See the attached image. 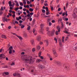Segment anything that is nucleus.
Returning a JSON list of instances; mask_svg holds the SVG:
<instances>
[{
  "mask_svg": "<svg viewBox=\"0 0 77 77\" xmlns=\"http://www.w3.org/2000/svg\"><path fill=\"white\" fill-rule=\"evenodd\" d=\"M26 63H33L34 61H33L32 58V57L30 56H27L24 59Z\"/></svg>",
  "mask_w": 77,
  "mask_h": 77,
  "instance_id": "obj_1",
  "label": "nucleus"
},
{
  "mask_svg": "<svg viewBox=\"0 0 77 77\" xmlns=\"http://www.w3.org/2000/svg\"><path fill=\"white\" fill-rule=\"evenodd\" d=\"M57 29L58 30V31H56L55 32V34L56 35H59V33L58 32H60V27L59 26H58L57 27Z\"/></svg>",
  "mask_w": 77,
  "mask_h": 77,
  "instance_id": "obj_2",
  "label": "nucleus"
},
{
  "mask_svg": "<svg viewBox=\"0 0 77 77\" xmlns=\"http://www.w3.org/2000/svg\"><path fill=\"white\" fill-rule=\"evenodd\" d=\"M40 26L41 27L40 32H41L42 34H43L44 32V29H43V28L44 27V24H41Z\"/></svg>",
  "mask_w": 77,
  "mask_h": 77,
  "instance_id": "obj_3",
  "label": "nucleus"
},
{
  "mask_svg": "<svg viewBox=\"0 0 77 77\" xmlns=\"http://www.w3.org/2000/svg\"><path fill=\"white\" fill-rule=\"evenodd\" d=\"M52 51L53 54L56 56V57H57V52L56 51V49H53Z\"/></svg>",
  "mask_w": 77,
  "mask_h": 77,
  "instance_id": "obj_4",
  "label": "nucleus"
},
{
  "mask_svg": "<svg viewBox=\"0 0 77 77\" xmlns=\"http://www.w3.org/2000/svg\"><path fill=\"white\" fill-rule=\"evenodd\" d=\"M11 33H12V34H13V35H16V36H17V37H18V38H19V39H20V40H22V39H23V38H22V37H21L20 36L17 35L16 34H15V33H13V32H11Z\"/></svg>",
  "mask_w": 77,
  "mask_h": 77,
  "instance_id": "obj_5",
  "label": "nucleus"
},
{
  "mask_svg": "<svg viewBox=\"0 0 77 77\" xmlns=\"http://www.w3.org/2000/svg\"><path fill=\"white\" fill-rule=\"evenodd\" d=\"M41 39V37L40 36H37V41H40Z\"/></svg>",
  "mask_w": 77,
  "mask_h": 77,
  "instance_id": "obj_6",
  "label": "nucleus"
},
{
  "mask_svg": "<svg viewBox=\"0 0 77 77\" xmlns=\"http://www.w3.org/2000/svg\"><path fill=\"white\" fill-rule=\"evenodd\" d=\"M64 29L65 30V31H64V33H67V34H68L69 33L68 32V31H69V29L66 28H64Z\"/></svg>",
  "mask_w": 77,
  "mask_h": 77,
  "instance_id": "obj_7",
  "label": "nucleus"
},
{
  "mask_svg": "<svg viewBox=\"0 0 77 77\" xmlns=\"http://www.w3.org/2000/svg\"><path fill=\"white\" fill-rule=\"evenodd\" d=\"M9 72H5L4 73H3L2 75L3 76H5V75H9Z\"/></svg>",
  "mask_w": 77,
  "mask_h": 77,
  "instance_id": "obj_8",
  "label": "nucleus"
},
{
  "mask_svg": "<svg viewBox=\"0 0 77 77\" xmlns=\"http://www.w3.org/2000/svg\"><path fill=\"white\" fill-rule=\"evenodd\" d=\"M0 57L3 58V59H5V58H6V57L5 56L4 54H0Z\"/></svg>",
  "mask_w": 77,
  "mask_h": 77,
  "instance_id": "obj_9",
  "label": "nucleus"
},
{
  "mask_svg": "<svg viewBox=\"0 0 77 77\" xmlns=\"http://www.w3.org/2000/svg\"><path fill=\"white\" fill-rule=\"evenodd\" d=\"M3 7H1V8L0 9L1 11H0V15H2L3 14V12L2 11H4V9H3Z\"/></svg>",
  "mask_w": 77,
  "mask_h": 77,
  "instance_id": "obj_10",
  "label": "nucleus"
},
{
  "mask_svg": "<svg viewBox=\"0 0 77 77\" xmlns=\"http://www.w3.org/2000/svg\"><path fill=\"white\" fill-rule=\"evenodd\" d=\"M58 41L59 42V44L60 47H62V42H61V39H59Z\"/></svg>",
  "mask_w": 77,
  "mask_h": 77,
  "instance_id": "obj_11",
  "label": "nucleus"
},
{
  "mask_svg": "<svg viewBox=\"0 0 77 77\" xmlns=\"http://www.w3.org/2000/svg\"><path fill=\"white\" fill-rule=\"evenodd\" d=\"M39 68H41V69H44V68H45V66H44L39 65Z\"/></svg>",
  "mask_w": 77,
  "mask_h": 77,
  "instance_id": "obj_12",
  "label": "nucleus"
},
{
  "mask_svg": "<svg viewBox=\"0 0 77 77\" xmlns=\"http://www.w3.org/2000/svg\"><path fill=\"white\" fill-rule=\"evenodd\" d=\"M33 32L34 35H37V33H36V30L35 29H33Z\"/></svg>",
  "mask_w": 77,
  "mask_h": 77,
  "instance_id": "obj_13",
  "label": "nucleus"
},
{
  "mask_svg": "<svg viewBox=\"0 0 77 77\" xmlns=\"http://www.w3.org/2000/svg\"><path fill=\"white\" fill-rule=\"evenodd\" d=\"M63 66L64 68H65L66 69H67V70H68V69H69V68H68V67H67V66L65 64H64Z\"/></svg>",
  "mask_w": 77,
  "mask_h": 77,
  "instance_id": "obj_14",
  "label": "nucleus"
},
{
  "mask_svg": "<svg viewBox=\"0 0 77 77\" xmlns=\"http://www.w3.org/2000/svg\"><path fill=\"white\" fill-rule=\"evenodd\" d=\"M72 16H73V18H75V19H76V18H77V15H76V14H75V13L73 14Z\"/></svg>",
  "mask_w": 77,
  "mask_h": 77,
  "instance_id": "obj_15",
  "label": "nucleus"
},
{
  "mask_svg": "<svg viewBox=\"0 0 77 77\" xmlns=\"http://www.w3.org/2000/svg\"><path fill=\"white\" fill-rule=\"evenodd\" d=\"M68 12L67 11H66L65 12H64L62 16H64L65 15L66 16H68V14H67V13Z\"/></svg>",
  "mask_w": 77,
  "mask_h": 77,
  "instance_id": "obj_16",
  "label": "nucleus"
},
{
  "mask_svg": "<svg viewBox=\"0 0 77 77\" xmlns=\"http://www.w3.org/2000/svg\"><path fill=\"white\" fill-rule=\"evenodd\" d=\"M8 3L9 4V6H10V7H11V6L12 7H13V4H11V1H10L8 2Z\"/></svg>",
  "mask_w": 77,
  "mask_h": 77,
  "instance_id": "obj_17",
  "label": "nucleus"
},
{
  "mask_svg": "<svg viewBox=\"0 0 77 77\" xmlns=\"http://www.w3.org/2000/svg\"><path fill=\"white\" fill-rule=\"evenodd\" d=\"M21 16H19L18 17H16V20L17 21H19L20 20H21Z\"/></svg>",
  "mask_w": 77,
  "mask_h": 77,
  "instance_id": "obj_18",
  "label": "nucleus"
},
{
  "mask_svg": "<svg viewBox=\"0 0 77 77\" xmlns=\"http://www.w3.org/2000/svg\"><path fill=\"white\" fill-rule=\"evenodd\" d=\"M42 61V60H41L40 59H37L36 60V63H39L40 62H41Z\"/></svg>",
  "mask_w": 77,
  "mask_h": 77,
  "instance_id": "obj_19",
  "label": "nucleus"
},
{
  "mask_svg": "<svg viewBox=\"0 0 77 77\" xmlns=\"http://www.w3.org/2000/svg\"><path fill=\"white\" fill-rule=\"evenodd\" d=\"M45 42H46V46H47L48 45V41L46 40L45 41Z\"/></svg>",
  "mask_w": 77,
  "mask_h": 77,
  "instance_id": "obj_20",
  "label": "nucleus"
},
{
  "mask_svg": "<svg viewBox=\"0 0 77 77\" xmlns=\"http://www.w3.org/2000/svg\"><path fill=\"white\" fill-rule=\"evenodd\" d=\"M31 44L32 45H34L35 44V42H34V40L32 39L31 40Z\"/></svg>",
  "mask_w": 77,
  "mask_h": 77,
  "instance_id": "obj_21",
  "label": "nucleus"
},
{
  "mask_svg": "<svg viewBox=\"0 0 77 77\" xmlns=\"http://www.w3.org/2000/svg\"><path fill=\"white\" fill-rule=\"evenodd\" d=\"M61 29H63V28H64V24H63V22H61Z\"/></svg>",
  "mask_w": 77,
  "mask_h": 77,
  "instance_id": "obj_22",
  "label": "nucleus"
},
{
  "mask_svg": "<svg viewBox=\"0 0 77 77\" xmlns=\"http://www.w3.org/2000/svg\"><path fill=\"white\" fill-rule=\"evenodd\" d=\"M14 2L16 3L17 6H19V4H18V2L17 1H15Z\"/></svg>",
  "mask_w": 77,
  "mask_h": 77,
  "instance_id": "obj_23",
  "label": "nucleus"
},
{
  "mask_svg": "<svg viewBox=\"0 0 77 77\" xmlns=\"http://www.w3.org/2000/svg\"><path fill=\"white\" fill-rule=\"evenodd\" d=\"M55 33V31L54 30H53L52 32H51V36H53L54 35Z\"/></svg>",
  "mask_w": 77,
  "mask_h": 77,
  "instance_id": "obj_24",
  "label": "nucleus"
},
{
  "mask_svg": "<svg viewBox=\"0 0 77 77\" xmlns=\"http://www.w3.org/2000/svg\"><path fill=\"white\" fill-rule=\"evenodd\" d=\"M17 76L18 77H21V75L19 73H17Z\"/></svg>",
  "mask_w": 77,
  "mask_h": 77,
  "instance_id": "obj_25",
  "label": "nucleus"
},
{
  "mask_svg": "<svg viewBox=\"0 0 77 77\" xmlns=\"http://www.w3.org/2000/svg\"><path fill=\"white\" fill-rule=\"evenodd\" d=\"M74 12V14H77V9L75 8Z\"/></svg>",
  "mask_w": 77,
  "mask_h": 77,
  "instance_id": "obj_26",
  "label": "nucleus"
},
{
  "mask_svg": "<svg viewBox=\"0 0 77 77\" xmlns=\"http://www.w3.org/2000/svg\"><path fill=\"white\" fill-rule=\"evenodd\" d=\"M2 38H5V39H6V36L4 35H2Z\"/></svg>",
  "mask_w": 77,
  "mask_h": 77,
  "instance_id": "obj_27",
  "label": "nucleus"
},
{
  "mask_svg": "<svg viewBox=\"0 0 77 77\" xmlns=\"http://www.w3.org/2000/svg\"><path fill=\"white\" fill-rule=\"evenodd\" d=\"M55 63H57V64H60V62L59 61H55Z\"/></svg>",
  "mask_w": 77,
  "mask_h": 77,
  "instance_id": "obj_28",
  "label": "nucleus"
},
{
  "mask_svg": "<svg viewBox=\"0 0 77 77\" xmlns=\"http://www.w3.org/2000/svg\"><path fill=\"white\" fill-rule=\"evenodd\" d=\"M54 40L55 41H56L55 43L57 44V39H56V38H54Z\"/></svg>",
  "mask_w": 77,
  "mask_h": 77,
  "instance_id": "obj_29",
  "label": "nucleus"
},
{
  "mask_svg": "<svg viewBox=\"0 0 77 77\" xmlns=\"http://www.w3.org/2000/svg\"><path fill=\"white\" fill-rule=\"evenodd\" d=\"M62 21V18H61L58 19V22H59V21Z\"/></svg>",
  "mask_w": 77,
  "mask_h": 77,
  "instance_id": "obj_30",
  "label": "nucleus"
},
{
  "mask_svg": "<svg viewBox=\"0 0 77 77\" xmlns=\"http://www.w3.org/2000/svg\"><path fill=\"white\" fill-rule=\"evenodd\" d=\"M23 35L24 37H27V35L26 33H24L23 34Z\"/></svg>",
  "mask_w": 77,
  "mask_h": 77,
  "instance_id": "obj_31",
  "label": "nucleus"
},
{
  "mask_svg": "<svg viewBox=\"0 0 77 77\" xmlns=\"http://www.w3.org/2000/svg\"><path fill=\"white\" fill-rule=\"evenodd\" d=\"M30 28H31V27H30V26H28V27L27 28V30H30Z\"/></svg>",
  "mask_w": 77,
  "mask_h": 77,
  "instance_id": "obj_32",
  "label": "nucleus"
},
{
  "mask_svg": "<svg viewBox=\"0 0 77 77\" xmlns=\"http://www.w3.org/2000/svg\"><path fill=\"white\" fill-rule=\"evenodd\" d=\"M29 11L31 12H33V9H32V8H30L29 9Z\"/></svg>",
  "mask_w": 77,
  "mask_h": 77,
  "instance_id": "obj_33",
  "label": "nucleus"
},
{
  "mask_svg": "<svg viewBox=\"0 0 77 77\" xmlns=\"http://www.w3.org/2000/svg\"><path fill=\"white\" fill-rule=\"evenodd\" d=\"M24 27H25L24 25H22L21 26V29H24Z\"/></svg>",
  "mask_w": 77,
  "mask_h": 77,
  "instance_id": "obj_34",
  "label": "nucleus"
},
{
  "mask_svg": "<svg viewBox=\"0 0 77 77\" xmlns=\"http://www.w3.org/2000/svg\"><path fill=\"white\" fill-rule=\"evenodd\" d=\"M75 45H76L74 48L75 50H77V43Z\"/></svg>",
  "mask_w": 77,
  "mask_h": 77,
  "instance_id": "obj_35",
  "label": "nucleus"
},
{
  "mask_svg": "<svg viewBox=\"0 0 77 77\" xmlns=\"http://www.w3.org/2000/svg\"><path fill=\"white\" fill-rule=\"evenodd\" d=\"M37 48L38 50H40V49L41 48V47H40V46H38L37 47Z\"/></svg>",
  "mask_w": 77,
  "mask_h": 77,
  "instance_id": "obj_36",
  "label": "nucleus"
},
{
  "mask_svg": "<svg viewBox=\"0 0 77 77\" xmlns=\"http://www.w3.org/2000/svg\"><path fill=\"white\" fill-rule=\"evenodd\" d=\"M12 50H9V54H12Z\"/></svg>",
  "mask_w": 77,
  "mask_h": 77,
  "instance_id": "obj_37",
  "label": "nucleus"
},
{
  "mask_svg": "<svg viewBox=\"0 0 77 77\" xmlns=\"http://www.w3.org/2000/svg\"><path fill=\"white\" fill-rule=\"evenodd\" d=\"M32 51L33 52H35V48H33L32 49Z\"/></svg>",
  "mask_w": 77,
  "mask_h": 77,
  "instance_id": "obj_38",
  "label": "nucleus"
},
{
  "mask_svg": "<svg viewBox=\"0 0 77 77\" xmlns=\"http://www.w3.org/2000/svg\"><path fill=\"white\" fill-rule=\"evenodd\" d=\"M12 48H13V47L12 46H11L9 48V50H12Z\"/></svg>",
  "mask_w": 77,
  "mask_h": 77,
  "instance_id": "obj_39",
  "label": "nucleus"
},
{
  "mask_svg": "<svg viewBox=\"0 0 77 77\" xmlns=\"http://www.w3.org/2000/svg\"><path fill=\"white\" fill-rule=\"evenodd\" d=\"M65 38L64 37H63L62 39V41L63 42H64V39Z\"/></svg>",
  "mask_w": 77,
  "mask_h": 77,
  "instance_id": "obj_40",
  "label": "nucleus"
},
{
  "mask_svg": "<svg viewBox=\"0 0 77 77\" xmlns=\"http://www.w3.org/2000/svg\"><path fill=\"white\" fill-rule=\"evenodd\" d=\"M46 15H49V14H50V13H49V12H46Z\"/></svg>",
  "mask_w": 77,
  "mask_h": 77,
  "instance_id": "obj_41",
  "label": "nucleus"
},
{
  "mask_svg": "<svg viewBox=\"0 0 77 77\" xmlns=\"http://www.w3.org/2000/svg\"><path fill=\"white\" fill-rule=\"evenodd\" d=\"M18 9H19V8L18 7L16 8L15 9V10L16 11H17V10H18Z\"/></svg>",
  "mask_w": 77,
  "mask_h": 77,
  "instance_id": "obj_42",
  "label": "nucleus"
},
{
  "mask_svg": "<svg viewBox=\"0 0 77 77\" xmlns=\"http://www.w3.org/2000/svg\"><path fill=\"white\" fill-rule=\"evenodd\" d=\"M68 39V37L67 36L66 38L65 39V41H67Z\"/></svg>",
  "mask_w": 77,
  "mask_h": 77,
  "instance_id": "obj_43",
  "label": "nucleus"
},
{
  "mask_svg": "<svg viewBox=\"0 0 77 77\" xmlns=\"http://www.w3.org/2000/svg\"><path fill=\"white\" fill-rule=\"evenodd\" d=\"M23 3L24 5H26V2L25 1H24L23 2Z\"/></svg>",
  "mask_w": 77,
  "mask_h": 77,
  "instance_id": "obj_44",
  "label": "nucleus"
},
{
  "mask_svg": "<svg viewBox=\"0 0 77 77\" xmlns=\"http://www.w3.org/2000/svg\"><path fill=\"white\" fill-rule=\"evenodd\" d=\"M15 65V63L14 62H12V63L11 64V66H13V65Z\"/></svg>",
  "mask_w": 77,
  "mask_h": 77,
  "instance_id": "obj_45",
  "label": "nucleus"
},
{
  "mask_svg": "<svg viewBox=\"0 0 77 77\" xmlns=\"http://www.w3.org/2000/svg\"><path fill=\"white\" fill-rule=\"evenodd\" d=\"M20 6H23V4L22 2H20Z\"/></svg>",
  "mask_w": 77,
  "mask_h": 77,
  "instance_id": "obj_46",
  "label": "nucleus"
},
{
  "mask_svg": "<svg viewBox=\"0 0 77 77\" xmlns=\"http://www.w3.org/2000/svg\"><path fill=\"white\" fill-rule=\"evenodd\" d=\"M41 52H40L39 53H38V56L39 57H40V56H41Z\"/></svg>",
  "mask_w": 77,
  "mask_h": 77,
  "instance_id": "obj_47",
  "label": "nucleus"
},
{
  "mask_svg": "<svg viewBox=\"0 0 77 77\" xmlns=\"http://www.w3.org/2000/svg\"><path fill=\"white\" fill-rule=\"evenodd\" d=\"M22 21H25V20H26V18L24 17V18L22 19Z\"/></svg>",
  "mask_w": 77,
  "mask_h": 77,
  "instance_id": "obj_48",
  "label": "nucleus"
},
{
  "mask_svg": "<svg viewBox=\"0 0 77 77\" xmlns=\"http://www.w3.org/2000/svg\"><path fill=\"white\" fill-rule=\"evenodd\" d=\"M46 11L47 12L48 11V7H46Z\"/></svg>",
  "mask_w": 77,
  "mask_h": 77,
  "instance_id": "obj_49",
  "label": "nucleus"
},
{
  "mask_svg": "<svg viewBox=\"0 0 77 77\" xmlns=\"http://www.w3.org/2000/svg\"><path fill=\"white\" fill-rule=\"evenodd\" d=\"M46 29L47 31H48V30H49V28L48 27H47L46 28Z\"/></svg>",
  "mask_w": 77,
  "mask_h": 77,
  "instance_id": "obj_50",
  "label": "nucleus"
},
{
  "mask_svg": "<svg viewBox=\"0 0 77 77\" xmlns=\"http://www.w3.org/2000/svg\"><path fill=\"white\" fill-rule=\"evenodd\" d=\"M42 12L43 13H45V10H42Z\"/></svg>",
  "mask_w": 77,
  "mask_h": 77,
  "instance_id": "obj_51",
  "label": "nucleus"
},
{
  "mask_svg": "<svg viewBox=\"0 0 77 77\" xmlns=\"http://www.w3.org/2000/svg\"><path fill=\"white\" fill-rule=\"evenodd\" d=\"M27 4H29L30 3V2L29 1H27Z\"/></svg>",
  "mask_w": 77,
  "mask_h": 77,
  "instance_id": "obj_52",
  "label": "nucleus"
},
{
  "mask_svg": "<svg viewBox=\"0 0 77 77\" xmlns=\"http://www.w3.org/2000/svg\"><path fill=\"white\" fill-rule=\"evenodd\" d=\"M64 21H68V18H65V19H64Z\"/></svg>",
  "mask_w": 77,
  "mask_h": 77,
  "instance_id": "obj_53",
  "label": "nucleus"
},
{
  "mask_svg": "<svg viewBox=\"0 0 77 77\" xmlns=\"http://www.w3.org/2000/svg\"><path fill=\"white\" fill-rule=\"evenodd\" d=\"M13 76H14V77L17 76V73H14L13 74Z\"/></svg>",
  "mask_w": 77,
  "mask_h": 77,
  "instance_id": "obj_54",
  "label": "nucleus"
},
{
  "mask_svg": "<svg viewBox=\"0 0 77 77\" xmlns=\"http://www.w3.org/2000/svg\"><path fill=\"white\" fill-rule=\"evenodd\" d=\"M26 13L27 14H30V12H29V10L26 11Z\"/></svg>",
  "mask_w": 77,
  "mask_h": 77,
  "instance_id": "obj_55",
  "label": "nucleus"
},
{
  "mask_svg": "<svg viewBox=\"0 0 77 77\" xmlns=\"http://www.w3.org/2000/svg\"><path fill=\"white\" fill-rule=\"evenodd\" d=\"M12 28V27L11 26H9L8 27V29H11Z\"/></svg>",
  "mask_w": 77,
  "mask_h": 77,
  "instance_id": "obj_56",
  "label": "nucleus"
},
{
  "mask_svg": "<svg viewBox=\"0 0 77 77\" xmlns=\"http://www.w3.org/2000/svg\"><path fill=\"white\" fill-rule=\"evenodd\" d=\"M8 21V19L6 18H5V21H6V22H7Z\"/></svg>",
  "mask_w": 77,
  "mask_h": 77,
  "instance_id": "obj_57",
  "label": "nucleus"
},
{
  "mask_svg": "<svg viewBox=\"0 0 77 77\" xmlns=\"http://www.w3.org/2000/svg\"><path fill=\"white\" fill-rule=\"evenodd\" d=\"M40 58H41V59H44V57L41 56V57H40Z\"/></svg>",
  "mask_w": 77,
  "mask_h": 77,
  "instance_id": "obj_58",
  "label": "nucleus"
},
{
  "mask_svg": "<svg viewBox=\"0 0 77 77\" xmlns=\"http://www.w3.org/2000/svg\"><path fill=\"white\" fill-rule=\"evenodd\" d=\"M45 6H48V5L47 3L44 4Z\"/></svg>",
  "mask_w": 77,
  "mask_h": 77,
  "instance_id": "obj_59",
  "label": "nucleus"
},
{
  "mask_svg": "<svg viewBox=\"0 0 77 77\" xmlns=\"http://www.w3.org/2000/svg\"><path fill=\"white\" fill-rule=\"evenodd\" d=\"M60 10H61V8H59L58 9V11H60Z\"/></svg>",
  "mask_w": 77,
  "mask_h": 77,
  "instance_id": "obj_60",
  "label": "nucleus"
},
{
  "mask_svg": "<svg viewBox=\"0 0 77 77\" xmlns=\"http://www.w3.org/2000/svg\"><path fill=\"white\" fill-rule=\"evenodd\" d=\"M52 22L53 23H55V20H52Z\"/></svg>",
  "mask_w": 77,
  "mask_h": 77,
  "instance_id": "obj_61",
  "label": "nucleus"
},
{
  "mask_svg": "<svg viewBox=\"0 0 77 77\" xmlns=\"http://www.w3.org/2000/svg\"><path fill=\"white\" fill-rule=\"evenodd\" d=\"M23 21H22L21 20L19 21V23H23Z\"/></svg>",
  "mask_w": 77,
  "mask_h": 77,
  "instance_id": "obj_62",
  "label": "nucleus"
},
{
  "mask_svg": "<svg viewBox=\"0 0 77 77\" xmlns=\"http://www.w3.org/2000/svg\"><path fill=\"white\" fill-rule=\"evenodd\" d=\"M2 51H3V49H0V53H1Z\"/></svg>",
  "mask_w": 77,
  "mask_h": 77,
  "instance_id": "obj_63",
  "label": "nucleus"
},
{
  "mask_svg": "<svg viewBox=\"0 0 77 77\" xmlns=\"http://www.w3.org/2000/svg\"><path fill=\"white\" fill-rule=\"evenodd\" d=\"M8 14L11 17V16H12V14H11V13H8Z\"/></svg>",
  "mask_w": 77,
  "mask_h": 77,
  "instance_id": "obj_64",
  "label": "nucleus"
}]
</instances>
